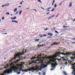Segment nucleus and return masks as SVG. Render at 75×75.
<instances>
[{"instance_id": "obj_10", "label": "nucleus", "mask_w": 75, "mask_h": 75, "mask_svg": "<svg viewBox=\"0 0 75 75\" xmlns=\"http://www.w3.org/2000/svg\"><path fill=\"white\" fill-rule=\"evenodd\" d=\"M45 58L46 59H52V57L51 56L50 57H46Z\"/></svg>"}, {"instance_id": "obj_6", "label": "nucleus", "mask_w": 75, "mask_h": 75, "mask_svg": "<svg viewBox=\"0 0 75 75\" xmlns=\"http://www.w3.org/2000/svg\"><path fill=\"white\" fill-rule=\"evenodd\" d=\"M36 68H35V67H32L31 68L29 69H28V71H31L32 70H33V71H37L38 69V67L36 66Z\"/></svg>"}, {"instance_id": "obj_13", "label": "nucleus", "mask_w": 75, "mask_h": 75, "mask_svg": "<svg viewBox=\"0 0 75 75\" xmlns=\"http://www.w3.org/2000/svg\"><path fill=\"white\" fill-rule=\"evenodd\" d=\"M19 71H22V72H25V71L26 72V71L22 70L21 69V68H19Z\"/></svg>"}, {"instance_id": "obj_15", "label": "nucleus", "mask_w": 75, "mask_h": 75, "mask_svg": "<svg viewBox=\"0 0 75 75\" xmlns=\"http://www.w3.org/2000/svg\"><path fill=\"white\" fill-rule=\"evenodd\" d=\"M11 19L12 20H15V19H16V16H15L13 18L12 17L11 18Z\"/></svg>"}, {"instance_id": "obj_44", "label": "nucleus", "mask_w": 75, "mask_h": 75, "mask_svg": "<svg viewBox=\"0 0 75 75\" xmlns=\"http://www.w3.org/2000/svg\"><path fill=\"white\" fill-rule=\"evenodd\" d=\"M59 14H59L57 16H56V17H58V16H59Z\"/></svg>"}, {"instance_id": "obj_23", "label": "nucleus", "mask_w": 75, "mask_h": 75, "mask_svg": "<svg viewBox=\"0 0 75 75\" xmlns=\"http://www.w3.org/2000/svg\"><path fill=\"white\" fill-rule=\"evenodd\" d=\"M63 74L65 75H67V73L65 71H63Z\"/></svg>"}, {"instance_id": "obj_28", "label": "nucleus", "mask_w": 75, "mask_h": 75, "mask_svg": "<svg viewBox=\"0 0 75 75\" xmlns=\"http://www.w3.org/2000/svg\"><path fill=\"white\" fill-rule=\"evenodd\" d=\"M50 8H51V7H49L48 9H46V10H50Z\"/></svg>"}, {"instance_id": "obj_7", "label": "nucleus", "mask_w": 75, "mask_h": 75, "mask_svg": "<svg viewBox=\"0 0 75 75\" xmlns=\"http://www.w3.org/2000/svg\"><path fill=\"white\" fill-rule=\"evenodd\" d=\"M47 65H48V64H47L46 65H44V64L42 65L40 67V68L39 69L40 71H41L42 68H45V67H47Z\"/></svg>"}, {"instance_id": "obj_43", "label": "nucleus", "mask_w": 75, "mask_h": 75, "mask_svg": "<svg viewBox=\"0 0 75 75\" xmlns=\"http://www.w3.org/2000/svg\"><path fill=\"white\" fill-rule=\"evenodd\" d=\"M75 21V18L73 19V22Z\"/></svg>"}, {"instance_id": "obj_1", "label": "nucleus", "mask_w": 75, "mask_h": 75, "mask_svg": "<svg viewBox=\"0 0 75 75\" xmlns=\"http://www.w3.org/2000/svg\"><path fill=\"white\" fill-rule=\"evenodd\" d=\"M61 54V52H57L55 55L54 56V57L52 58V60H51L50 61L51 62H55V61L57 60V59H55V58H59L58 57H60V59H61V61H65L66 62V65H67L68 63H69V61L66 60V59H64V57H61L59 55Z\"/></svg>"}, {"instance_id": "obj_8", "label": "nucleus", "mask_w": 75, "mask_h": 75, "mask_svg": "<svg viewBox=\"0 0 75 75\" xmlns=\"http://www.w3.org/2000/svg\"><path fill=\"white\" fill-rule=\"evenodd\" d=\"M55 64H54L53 63H52V69H51V71H52V70H54V68H55Z\"/></svg>"}, {"instance_id": "obj_22", "label": "nucleus", "mask_w": 75, "mask_h": 75, "mask_svg": "<svg viewBox=\"0 0 75 75\" xmlns=\"http://www.w3.org/2000/svg\"><path fill=\"white\" fill-rule=\"evenodd\" d=\"M39 36L40 37V38H42V37H43V36L41 34L39 35Z\"/></svg>"}, {"instance_id": "obj_42", "label": "nucleus", "mask_w": 75, "mask_h": 75, "mask_svg": "<svg viewBox=\"0 0 75 75\" xmlns=\"http://www.w3.org/2000/svg\"><path fill=\"white\" fill-rule=\"evenodd\" d=\"M53 30H55L56 29V28H55V27H54L53 28Z\"/></svg>"}, {"instance_id": "obj_11", "label": "nucleus", "mask_w": 75, "mask_h": 75, "mask_svg": "<svg viewBox=\"0 0 75 75\" xmlns=\"http://www.w3.org/2000/svg\"><path fill=\"white\" fill-rule=\"evenodd\" d=\"M58 44H59V43L55 42L52 44V46H53V45H58Z\"/></svg>"}, {"instance_id": "obj_21", "label": "nucleus", "mask_w": 75, "mask_h": 75, "mask_svg": "<svg viewBox=\"0 0 75 75\" xmlns=\"http://www.w3.org/2000/svg\"><path fill=\"white\" fill-rule=\"evenodd\" d=\"M39 40H40V39H36L35 40V41L36 42H38V41H39Z\"/></svg>"}, {"instance_id": "obj_32", "label": "nucleus", "mask_w": 75, "mask_h": 75, "mask_svg": "<svg viewBox=\"0 0 75 75\" xmlns=\"http://www.w3.org/2000/svg\"><path fill=\"white\" fill-rule=\"evenodd\" d=\"M43 36V37H46V36H47V35H44Z\"/></svg>"}, {"instance_id": "obj_39", "label": "nucleus", "mask_w": 75, "mask_h": 75, "mask_svg": "<svg viewBox=\"0 0 75 75\" xmlns=\"http://www.w3.org/2000/svg\"><path fill=\"white\" fill-rule=\"evenodd\" d=\"M58 61H61V59H58Z\"/></svg>"}, {"instance_id": "obj_54", "label": "nucleus", "mask_w": 75, "mask_h": 75, "mask_svg": "<svg viewBox=\"0 0 75 75\" xmlns=\"http://www.w3.org/2000/svg\"><path fill=\"white\" fill-rule=\"evenodd\" d=\"M51 48V47H47V48H48V49H49V48Z\"/></svg>"}, {"instance_id": "obj_2", "label": "nucleus", "mask_w": 75, "mask_h": 75, "mask_svg": "<svg viewBox=\"0 0 75 75\" xmlns=\"http://www.w3.org/2000/svg\"><path fill=\"white\" fill-rule=\"evenodd\" d=\"M10 68V69L9 70H6L4 71V72L0 75H4L5 74H8L12 73V72H13V70H14V72H16L17 69H18V68H17V67L15 66L11 67Z\"/></svg>"}, {"instance_id": "obj_36", "label": "nucleus", "mask_w": 75, "mask_h": 75, "mask_svg": "<svg viewBox=\"0 0 75 75\" xmlns=\"http://www.w3.org/2000/svg\"><path fill=\"white\" fill-rule=\"evenodd\" d=\"M33 64V63H29V65H31V64Z\"/></svg>"}, {"instance_id": "obj_16", "label": "nucleus", "mask_w": 75, "mask_h": 75, "mask_svg": "<svg viewBox=\"0 0 75 75\" xmlns=\"http://www.w3.org/2000/svg\"><path fill=\"white\" fill-rule=\"evenodd\" d=\"M72 2L70 3V4L69 6V7H71L72 6Z\"/></svg>"}, {"instance_id": "obj_19", "label": "nucleus", "mask_w": 75, "mask_h": 75, "mask_svg": "<svg viewBox=\"0 0 75 75\" xmlns=\"http://www.w3.org/2000/svg\"><path fill=\"white\" fill-rule=\"evenodd\" d=\"M55 16L54 15H53V16H51V17H50L48 18V20H50V18H52V17H54Z\"/></svg>"}, {"instance_id": "obj_20", "label": "nucleus", "mask_w": 75, "mask_h": 75, "mask_svg": "<svg viewBox=\"0 0 75 75\" xmlns=\"http://www.w3.org/2000/svg\"><path fill=\"white\" fill-rule=\"evenodd\" d=\"M10 5V3L6 4H5L6 6H8Z\"/></svg>"}, {"instance_id": "obj_30", "label": "nucleus", "mask_w": 75, "mask_h": 75, "mask_svg": "<svg viewBox=\"0 0 75 75\" xmlns=\"http://www.w3.org/2000/svg\"><path fill=\"white\" fill-rule=\"evenodd\" d=\"M6 6V5H3L2 6V7H5Z\"/></svg>"}, {"instance_id": "obj_12", "label": "nucleus", "mask_w": 75, "mask_h": 75, "mask_svg": "<svg viewBox=\"0 0 75 75\" xmlns=\"http://www.w3.org/2000/svg\"><path fill=\"white\" fill-rule=\"evenodd\" d=\"M12 22H13V23L15 22L16 23H18V21H12Z\"/></svg>"}, {"instance_id": "obj_58", "label": "nucleus", "mask_w": 75, "mask_h": 75, "mask_svg": "<svg viewBox=\"0 0 75 75\" xmlns=\"http://www.w3.org/2000/svg\"><path fill=\"white\" fill-rule=\"evenodd\" d=\"M36 61H39V59H38V60H36Z\"/></svg>"}, {"instance_id": "obj_25", "label": "nucleus", "mask_w": 75, "mask_h": 75, "mask_svg": "<svg viewBox=\"0 0 75 75\" xmlns=\"http://www.w3.org/2000/svg\"><path fill=\"white\" fill-rule=\"evenodd\" d=\"M54 9H55V8H54L51 11L52 12L54 11Z\"/></svg>"}, {"instance_id": "obj_61", "label": "nucleus", "mask_w": 75, "mask_h": 75, "mask_svg": "<svg viewBox=\"0 0 75 75\" xmlns=\"http://www.w3.org/2000/svg\"><path fill=\"white\" fill-rule=\"evenodd\" d=\"M52 6H53V5H54V3H52Z\"/></svg>"}, {"instance_id": "obj_17", "label": "nucleus", "mask_w": 75, "mask_h": 75, "mask_svg": "<svg viewBox=\"0 0 75 75\" xmlns=\"http://www.w3.org/2000/svg\"><path fill=\"white\" fill-rule=\"evenodd\" d=\"M63 27L64 28H67V27H69L68 26H65V25H63Z\"/></svg>"}, {"instance_id": "obj_37", "label": "nucleus", "mask_w": 75, "mask_h": 75, "mask_svg": "<svg viewBox=\"0 0 75 75\" xmlns=\"http://www.w3.org/2000/svg\"><path fill=\"white\" fill-rule=\"evenodd\" d=\"M53 35V34L52 33H50V36H52Z\"/></svg>"}, {"instance_id": "obj_24", "label": "nucleus", "mask_w": 75, "mask_h": 75, "mask_svg": "<svg viewBox=\"0 0 75 75\" xmlns=\"http://www.w3.org/2000/svg\"><path fill=\"white\" fill-rule=\"evenodd\" d=\"M22 12V11H20V12H19V14H20V15H21V14Z\"/></svg>"}, {"instance_id": "obj_18", "label": "nucleus", "mask_w": 75, "mask_h": 75, "mask_svg": "<svg viewBox=\"0 0 75 75\" xmlns=\"http://www.w3.org/2000/svg\"><path fill=\"white\" fill-rule=\"evenodd\" d=\"M17 8H16L14 10V12H16L17 11Z\"/></svg>"}, {"instance_id": "obj_3", "label": "nucleus", "mask_w": 75, "mask_h": 75, "mask_svg": "<svg viewBox=\"0 0 75 75\" xmlns=\"http://www.w3.org/2000/svg\"><path fill=\"white\" fill-rule=\"evenodd\" d=\"M64 55H69V56H71V55H73V56H74L75 57V52H67L66 53H62Z\"/></svg>"}, {"instance_id": "obj_56", "label": "nucleus", "mask_w": 75, "mask_h": 75, "mask_svg": "<svg viewBox=\"0 0 75 75\" xmlns=\"http://www.w3.org/2000/svg\"><path fill=\"white\" fill-rule=\"evenodd\" d=\"M45 75V73H44L43 75Z\"/></svg>"}, {"instance_id": "obj_14", "label": "nucleus", "mask_w": 75, "mask_h": 75, "mask_svg": "<svg viewBox=\"0 0 75 75\" xmlns=\"http://www.w3.org/2000/svg\"><path fill=\"white\" fill-rule=\"evenodd\" d=\"M20 67L21 68H24V66H23V64H21L20 65Z\"/></svg>"}, {"instance_id": "obj_62", "label": "nucleus", "mask_w": 75, "mask_h": 75, "mask_svg": "<svg viewBox=\"0 0 75 75\" xmlns=\"http://www.w3.org/2000/svg\"><path fill=\"white\" fill-rule=\"evenodd\" d=\"M34 70H32L31 71H32V72H34V71H33Z\"/></svg>"}, {"instance_id": "obj_38", "label": "nucleus", "mask_w": 75, "mask_h": 75, "mask_svg": "<svg viewBox=\"0 0 75 75\" xmlns=\"http://www.w3.org/2000/svg\"><path fill=\"white\" fill-rule=\"evenodd\" d=\"M25 63L24 62H22L21 63V64H22V65H23V64H24Z\"/></svg>"}, {"instance_id": "obj_47", "label": "nucleus", "mask_w": 75, "mask_h": 75, "mask_svg": "<svg viewBox=\"0 0 75 75\" xmlns=\"http://www.w3.org/2000/svg\"><path fill=\"white\" fill-rule=\"evenodd\" d=\"M72 39V40H75V38H73V39Z\"/></svg>"}, {"instance_id": "obj_34", "label": "nucleus", "mask_w": 75, "mask_h": 75, "mask_svg": "<svg viewBox=\"0 0 75 75\" xmlns=\"http://www.w3.org/2000/svg\"><path fill=\"white\" fill-rule=\"evenodd\" d=\"M2 20H4V17L3 16L2 18Z\"/></svg>"}, {"instance_id": "obj_49", "label": "nucleus", "mask_w": 75, "mask_h": 75, "mask_svg": "<svg viewBox=\"0 0 75 75\" xmlns=\"http://www.w3.org/2000/svg\"><path fill=\"white\" fill-rule=\"evenodd\" d=\"M55 2V0H54L53 1V3H54V2Z\"/></svg>"}, {"instance_id": "obj_33", "label": "nucleus", "mask_w": 75, "mask_h": 75, "mask_svg": "<svg viewBox=\"0 0 75 75\" xmlns=\"http://www.w3.org/2000/svg\"><path fill=\"white\" fill-rule=\"evenodd\" d=\"M38 1H39V2H40V3H41V0H38Z\"/></svg>"}, {"instance_id": "obj_27", "label": "nucleus", "mask_w": 75, "mask_h": 75, "mask_svg": "<svg viewBox=\"0 0 75 75\" xmlns=\"http://www.w3.org/2000/svg\"><path fill=\"white\" fill-rule=\"evenodd\" d=\"M55 33H57V34H58L59 33L58 32V31H57L56 30H55Z\"/></svg>"}, {"instance_id": "obj_55", "label": "nucleus", "mask_w": 75, "mask_h": 75, "mask_svg": "<svg viewBox=\"0 0 75 75\" xmlns=\"http://www.w3.org/2000/svg\"><path fill=\"white\" fill-rule=\"evenodd\" d=\"M4 34H7V33H4Z\"/></svg>"}, {"instance_id": "obj_41", "label": "nucleus", "mask_w": 75, "mask_h": 75, "mask_svg": "<svg viewBox=\"0 0 75 75\" xmlns=\"http://www.w3.org/2000/svg\"><path fill=\"white\" fill-rule=\"evenodd\" d=\"M54 7H57V4H55L54 5Z\"/></svg>"}, {"instance_id": "obj_57", "label": "nucleus", "mask_w": 75, "mask_h": 75, "mask_svg": "<svg viewBox=\"0 0 75 75\" xmlns=\"http://www.w3.org/2000/svg\"><path fill=\"white\" fill-rule=\"evenodd\" d=\"M21 7V6H18V7Z\"/></svg>"}, {"instance_id": "obj_52", "label": "nucleus", "mask_w": 75, "mask_h": 75, "mask_svg": "<svg viewBox=\"0 0 75 75\" xmlns=\"http://www.w3.org/2000/svg\"><path fill=\"white\" fill-rule=\"evenodd\" d=\"M33 10H35V11H37V10H36V9H33Z\"/></svg>"}, {"instance_id": "obj_63", "label": "nucleus", "mask_w": 75, "mask_h": 75, "mask_svg": "<svg viewBox=\"0 0 75 75\" xmlns=\"http://www.w3.org/2000/svg\"><path fill=\"white\" fill-rule=\"evenodd\" d=\"M22 2H21V3H20V4H22Z\"/></svg>"}, {"instance_id": "obj_40", "label": "nucleus", "mask_w": 75, "mask_h": 75, "mask_svg": "<svg viewBox=\"0 0 75 75\" xmlns=\"http://www.w3.org/2000/svg\"><path fill=\"white\" fill-rule=\"evenodd\" d=\"M63 1H62L61 3L59 5V6H60V5H61V4H62V3H63Z\"/></svg>"}, {"instance_id": "obj_4", "label": "nucleus", "mask_w": 75, "mask_h": 75, "mask_svg": "<svg viewBox=\"0 0 75 75\" xmlns=\"http://www.w3.org/2000/svg\"><path fill=\"white\" fill-rule=\"evenodd\" d=\"M42 56V54H41L40 55H39L38 56V55H35L34 57H33L32 58H31V59L32 60L33 59H40V60L41 59V57Z\"/></svg>"}, {"instance_id": "obj_53", "label": "nucleus", "mask_w": 75, "mask_h": 75, "mask_svg": "<svg viewBox=\"0 0 75 75\" xmlns=\"http://www.w3.org/2000/svg\"><path fill=\"white\" fill-rule=\"evenodd\" d=\"M18 12H17L15 14H18Z\"/></svg>"}, {"instance_id": "obj_5", "label": "nucleus", "mask_w": 75, "mask_h": 75, "mask_svg": "<svg viewBox=\"0 0 75 75\" xmlns=\"http://www.w3.org/2000/svg\"><path fill=\"white\" fill-rule=\"evenodd\" d=\"M24 54V53H18V54L16 55V57H14V58L12 59L13 60V59H16V57L17 58H21V57H20V55H23Z\"/></svg>"}, {"instance_id": "obj_50", "label": "nucleus", "mask_w": 75, "mask_h": 75, "mask_svg": "<svg viewBox=\"0 0 75 75\" xmlns=\"http://www.w3.org/2000/svg\"><path fill=\"white\" fill-rule=\"evenodd\" d=\"M50 13V12H49L46 14V15H48V14H49V13Z\"/></svg>"}, {"instance_id": "obj_29", "label": "nucleus", "mask_w": 75, "mask_h": 75, "mask_svg": "<svg viewBox=\"0 0 75 75\" xmlns=\"http://www.w3.org/2000/svg\"><path fill=\"white\" fill-rule=\"evenodd\" d=\"M42 47V45H39V48H40V47Z\"/></svg>"}, {"instance_id": "obj_31", "label": "nucleus", "mask_w": 75, "mask_h": 75, "mask_svg": "<svg viewBox=\"0 0 75 75\" xmlns=\"http://www.w3.org/2000/svg\"><path fill=\"white\" fill-rule=\"evenodd\" d=\"M48 28H47V29L44 30V31H47V30H48Z\"/></svg>"}, {"instance_id": "obj_64", "label": "nucleus", "mask_w": 75, "mask_h": 75, "mask_svg": "<svg viewBox=\"0 0 75 75\" xmlns=\"http://www.w3.org/2000/svg\"><path fill=\"white\" fill-rule=\"evenodd\" d=\"M47 38H51V37L48 36L47 37Z\"/></svg>"}, {"instance_id": "obj_45", "label": "nucleus", "mask_w": 75, "mask_h": 75, "mask_svg": "<svg viewBox=\"0 0 75 75\" xmlns=\"http://www.w3.org/2000/svg\"><path fill=\"white\" fill-rule=\"evenodd\" d=\"M13 59H12V60H10L9 61V62H12V61H13Z\"/></svg>"}, {"instance_id": "obj_46", "label": "nucleus", "mask_w": 75, "mask_h": 75, "mask_svg": "<svg viewBox=\"0 0 75 75\" xmlns=\"http://www.w3.org/2000/svg\"><path fill=\"white\" fill-rule=\"evenodd\" d=\"M41 8H42V9H43V10H45V9L44 8H43L42 7H41Z\"/></svg>"}, {"instance_id": "obj_60", "label": "nucleus", "mask_w": 75, "mask_h": 75, "mask_svg": "<svg viewBox=\"0 0 75 75\" xmlns=\"http://www.w3.org/2000/svg\"><path fill=\"white\" fill-rule=\"evenodd\" d=\"M50 10H48L47 11V12H48V11H50Z\"/></svg>"}, {"instance_id": "obj_26", "label": "nucleus", "mask_w": 75, "mask_h": 75, "mask_svg": "<svg viewBox=\"0 0 75 75\" xmlns=\"http://www.w3.org/2000/svg\"><path fill=\"white\" fill-rule=\"evenodd\" d=\"M75 57H71V59H75V56H74Z\"/></svg>"}, {"instance_id": "obj_59", "label": "nucleus", "mask_w": 75, "mask_h": 75, "mask_svg": "<svg viewBox=\"0 0 75 75\" xmlns=\"http://www.w3.org/2000/svg\"><path fill=\"white\" fill-rule=\"evenodd\" d=\"M20 73H21L20 72H18V74H20Z\"/></svg>"}, {"instance_id": "obj_48", "label": "nucleus", "mask_w": 75, "mask_h": 75, "mask_svg": "<svg viewBox=\"0 0 75 75\" xmlns=\"http://www.w3.org/2000/svg\"><path fill=\"white\" fill-rule=\"evenodd\" d=\"M51 34V33H49L47 35H50Z\"/></svg>"}, {"instance_id": "obj_51", "label": "nucleus", "mask_w": 75, "mask_h": 75, "mask_svg": "<svg viewBox=\"0 0 75 75\" xmlns=\"http://www.w3.org/2000/svg\"><path fill=\"white\" fill-rule=\"evenodd\" d=\"M71 43H72V44H75V42H71Z\"/></svg>"}, {"instance_id": "obj_35", "label": "nucleus", "mask_w": 75, "mask_h": 75, "mask_svg": "<svg viewBox=\"0 0 75 75\" xmlns=\"http://www.w3.org/2000/svg\"><path fill=\"white\" fill-rule=\"evenodd\" d=\"M6 14H8V15H10V13H6Z\"/></svg>"}, {"instance_id": "obj_9", "label": "nucleus", "mask_w": 75, "mask_h": 75, "mask_svg": "<svg viewBox=\"0 0 75 75\" xmlns=\"http://www.w3.org/2000/svg\"><path fill=\"white\" fill-rule=\"evenodd\" d=\"M72 69H73L74 70V71H73V72L72 73V74H75V66L74 65H73V67H72Z\"/></svg>"}]
</instances>
